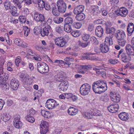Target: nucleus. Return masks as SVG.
Segmentation results:
<instances>
[{"instance_id": "nucleus-47", "label": "nucleus", "mask_w": 134, "mask_h": 134, "mask_svg": "<svg viewBox=\"0 0 134 134\" xmlns=\"http://www.w3.org/2000/svg\"><path fill=\"white\" fill-rule=\"evenodd\" d=\"M84 115L87 119H91L92 117V111H90V112L85 113Z\"/></svg>"}, {"instance_id": "nucleus-60", "label": "nucleus", "mask_w": 134, "mask_h": 134, "mask_svg": "<svg viewBox=\"0 0 134 134\" xmlns=\"http://www.w3.org/2000/svg\"><path fill=\"white\" fill-rule=\"evenodd\" d=\"M34 56L33 58L36 61H40L41 60V58L39 55L37 54Z\"/></svg>"}, {"instance_id": "nucleus-54", "label": "nucleus", "mask_w": 134, "mask_h": 134, "mask_svg": "<svg viewBox=\"0 0 134 134\" xmlns=\"http://www.w3.org/2000/svg\"><path fill=\"white\" fill-rule=\"evenodd\" d=\"M71 34L75 37H77L80 35V33L79 31H73L71 33Z\"/></svg>"}, {"instance_id": "nucleus-2", "label": "nucleus", "mask_w": 134, "mask_h": 134, "mask_svg": "<svg viewBox=\"0 0 134 134\" xmlns=\"http://www.w3.org/2000/svg\"><path fill=\"white\" fill-rule=\"evenodd\" d=\"M113 44L112 40L108 37L105 38V41L104 44H100V45L101 51L103 53L107 52L109 51V47Z\"/></svg>"}, {"instance_id": "nucleus-38", "label": "nucleus", "mask_w": 134, "mask_h": 134, "mask_svg": "<svg viewBox=\"0 0 134 134\" xmlns=\"http://www.w3.org/2000/svg\"><path fill=\"white\" fill-rule=\"evenodd\" d=\"M45 3V2L43 0H38L37 3L40 10H42L43 9L44 7Z\"/></svg>"}, {"instance_id": "nucleus-15", "label": "nucleus", "mask_w": 134, "mask_h": 134, "mask_svg": "<svg viewBox=\"0 0 134 134\" xmlns=\"http://www.w3.org/2000/svg\"><path fill=\"white\" fill-rule=\"evenodd\" d=\"M116 38L119 40H123L125 37V32L122 30H118L115 34Z\"/></svg>"}, {"instance_id": "nucleus-12", "label": "nucleus", "mask_w": 134, "mask_h": 134, "mask_svg": "<svg viewBox=\"0 0 134 134\" xmlns=\"http://www.w3.org/2000/svg\"><path fill=\"white\" fill-rule=\"evenodd\" d=\"M128 11L127 9L125 7L121 8L119 10H116L115 13L118 16L125 17L128 14Z\"/></svg>"}, {"instance_id": "nucleus-25", "label": "nucleus", "mask_w": 134, "mask_h": 134, "mask_svg": "<svg viewBox=\"0 0 134 134\" xmlns=\"http://www.w3.org/2000/svg\"><path fill=\"white\" fill-rule=\"evenodd\" d=\"M134 30V25L132 23H129L127 26V31L128 35L131 36Z\"/></svg>"}, {"instance_id": "nucleus-6", "label": "nucleus", "mask_w": 134, "mask_h": 134, "mask_svg": "<svg viewBox=\"0 0 134 134\" xmlns=\"http://www.w3.org/2000/svg\"><path fill=\"white\" fill-rule=\"evenodd\" d=\"M91 87L88 84L85 83L83 84L80 88L81 94L83 96H86L90 92Z\"/></svg>"}, {"instance_id": "nucleus-33", "label": "nucleus", "mask_w": 134, "mask_h": 134, "mask_svg": "<svg viewBox=\"0 0 134 134\" xmlns=\"http://www.w3.org/2000/svg\"><path fill=\"white\" fill-rule=\"evenodd\" d=\"M41 113L42 116L44 118H49L51 115V114L48 111H46L44 110H41Z\"/></svg>"}, {"instance_id": "nucleus-4", "label": "nucleus", "mask_w": 134, "mask_h": 134, "mask_svg": "<svg viewBox=\"0 0 134 134\" xmlns=\"http://www.w3.org/2000/svg\"><path fill=\"white\" fill-rule=\"evenodd\" d=\"M69 37L67 35H65L63 37H60L55 39V43L57 45L62 47L65 46L68 40Z\"/></svg>"}, {"instance_id": "nucleus-21", "label": "nucleus", "mask_w": 134, "mask_h": 134, "mask_svg": "<svg viewBox=\"0 0 134 134\" xmlns=\"http://www.w3.org/2000/svg\"><path fill=\"white\" fill-rule=\"evenodd\" d=\"M115 31V29L114 27L111 28L107 27L106 28V33L107 34H110V37H109L110 38L111 40H112V38H113V35L114 34Z\"/></svg>"}, {"instance_id": "nucleus-43", "label": "nucleus", "mask_w": 134, "mask_h": 134, "mask_svg": "<svg viewBox=\"0 0 134 134\" xmlns=\"http://www.w3.org/2000/svg\"><path fill=\"white\" fill-rule=\"evenodd\" d=\"M26 119L28 121L31 123L34 122L35 121V119L34 117L30 115H27Z\"/></svg>"}, {"instance_id": "nucleus-52", "label": "nucleus", "mask_w": 134, "mask_h": 134, "mask_svg": "<svg viewBox=\"0 0 134 134\" xmlns=\"http://www.w3.org/2000/svg\"><path fill=\"white\" fill-rule=\"evenodd\" d=\"M82 25L81 23L78 22H74L72 24L73 27L77 29L80 28Z\"/></svg>"}, {"instance_id": "nucleus-28", "label": "nucleus", "mask_w": 134, "mask_h": 134, "mask_svg": "<svg viewBox=\"0 0 134 134\" xmlns=\"http://www.w3.org/2000/svg\"><path fill=\"white\" fill-rule=\"evenodd\" d=\"M10 118V115L9 113H4L2 116L1 117V119L5 122L9 120Z\"/></svg>"}, {"instance_id": "nucleus-19", "label": "nucleus", "mask_w": 134, "mask_h": 134, "mask_svg": "<svg viewBox=\"0 0 134 134\" xmlns=\"http://www.w3.org/2000/svg\"><path fill=\"white\" fill-rule=\"evenodd\" d=\"M103 28L100 26H97L95 31V35L99 37H102L103 34Z\"/></svg>"}, {"instance_id": "nucleus-23", "label": "nucleus", "mask_w": 134, "mask_h": 134, "mask_svg": "<svg viewBox=\"0 0 134 134\" xmlns=\"http://www.w3.org/2000/svg\"><path fill=\"white\" fill-rule=\"evenodd\" d=\"M84 10V7L82 5L77 6L74 9V13L75 14L82 13Z\"/></svg>"}, {"instance_id": "nucleus-61", "label": "nucleus", "mask_w": 134, "mask_h": 134, "mask_svg": "<svg viewBox=\"0 0 134 134\" xmlns=\"http://www.w3.org/2000/svg\"><path fill=\"white\" fill-rule=\"evenodd\" d=\"M116 10L114 11V12H110L108 14V15L111 18H114L116 16L117 14L115 13L116 12Z\"/></svg>"}, {"instance_id": "nucleus-22", "label": "nucleus", "mask_w": 134, "mask_h": 134, "mask_svg": "<svg viewBox=\"0 0 134 134\" xmlns=\"http://www.w3.org/2000/svg\"><path fill=\"white\" fill-rule=\"evenodd\" d=\"M93 72H96L97 74L100 75L104 78H106L107 75L106 72L104 71H100L99 69L96 68H93Z\"/></svg>"}, {"instance_id": "nucleus-27", "label": "nucleus", "mask_w": 134, "mask_h": 134, "mask_svg": "<svg viewBox=\"0 0 134 134\" xmlns=\"http://www.w3.org/2000/svg\"><path fill=\"white\" fill-rule=\"evenodd\" d=\"M119 118L123 121H126L129 119L127 114L125 112H122L119 115Z\"/></svg>"}, {"instance_id": "nucleus-24", "label": "nucleus", "mask_w": 134, "mask_h": 134, "mask_svg": "<svg viewBox=\"0 0 134 134\" xmlns=\"http://www.w3.org/2000/svg\"><path fill=\"white\" fill-rule=\"evenodd\" d=\"M77 110L73 107H70L68 110L69 114L71 116H74L77 114Z\"/></svg>"}, {"instance_id": "nucleus-37", "label": "nucleus", "mask_w": 134, "mask_h": 134, "mask_svg": "<svg viewBox=\"0 0 134 134\" xmlns=\"http://www.w3.org/2000/svg\"><path fill=\"white\" fill-rule=\"evenodd\" d=\"M64 29L66 32L70 33L71 31L72 28L70 25L64 24Z\"/></svg>"}, {"instance_id": "nucleus-50", "label": "nucleus", "mask_w": 134, "mask_h": 134, "mask_svg": "<svg viewBox=\"0 0 134 134\" xmlns=\"http://www.w3.org/2000/svg\"><path fill=\"white\" fill-rule=\"evenodd\" d=\"M40 133L42 134H46L48 131V128H44L42 127H40Z\"/></svg>"}, {"instance_id": "nucleus-39", "label": "nucleus", "mask_w": 134, "mask_h": 134, "mask_svg": "<svg viewBox=\"0 0 134 134\" xmlns=\"http://www.w3.org/2000/svg\"><path fill=\"white\" fill-rule=\"evenodd\" d=\"M99 12L98 7L97 6L94 5L93 6V15H97Z\"/></svg>"}, {"instance_id": "nucleus-57", "label": "nucleus", "mask_w": 134, "mask_h": 134, "mask_svg": "<svg viewBox=\"0 0 134 134\" xmlns=\"http://www.w3.org/2000/svg\"><path fill=\"white\" fill-rule=\"evenodd\" d=\"M41 30L39 29L37 27H35L34 29V33L36 35H38L41 33Z\"/></svg>"}, {"instance_id": "nucleus-35", "label": "nucleus", "mask_w": 134, "mask_h": 134, "mask_svg": "<svg viewBox=\"0 0 134 134\" xmlns=\"http://www.w3.org/2000/svg\"><path fill=\"white\" fill-rule=\"evenodd\" d=\"M64 22V24L70 25L72 23L73 21L71 17H68L65 19Z\"/></svg>"}, {"instance_id": "nucleus-63", "label": "nucleus", "mask_w": 134, "mask_h": 134, "mask_svg": "<svg viewBox=\"0 0 134 134\" xmlns=\"http://www.w3.org/2000/svg\"><path fill=\"white\" fill-rule=\"evenodd\" d=\"M93 115L96 116H98L100 115V114L98 112V111L97 109H94L93 110Z\"/></svg>"}, {"instance_id": "nucleus-9", "label": "nucleus", "mask_w": 134, "mask_h": 134, "mask_svg": "<svg viewBox=\"0 0 134 134\" xmlns=\"http://www.w3.org/2000/svg\"><path fill=\"white\" fill-rule=\"evenodd\" d=\"M34 18L37 22L42 23L44 21V16L43 15L40 14L37 12H35L34 14Z\"/></svg>"}, {"instance_id": "nucleus-59", "label": "nucleus", "mask_w": 134, "mask_h": 134, "mask_svg": "<svg viewBox=\"0 0 134 134\" xmlns=\"http://www.w3.org/2000/svg\"><path fill=\"white\" fill-rule=\"evenodd\" d=\"M99 42L97 38L93 36V44L95 45H98Z\"/></svg>"}, {"instance_id": "nucleus-8", "label": "nucleus", "mask_w": 134, "mask_h": 134, "mask_svg": "<svg viewBox=\"0 0 134 134\" xmlns=\"http://www.w3.org/2000/svg\"><path fill=\"white\" fill-rule=\"evenodd\" d=\"M46 107L49 109H52L59 105V104L53 99H48L46 103Z\"/></svg>"}, {"instance_id": "nucleus-64", "label": "nucleus", "mask_w": 134, "mask_h": 134, "mask_svg": "<svg viewBox=\"0 0 134 134\" xmlns=\"http://www.w3.org/2000/svg\"><path fill=\"white\" fill-rule=\"evenodd\" d=\"M55 30L56 32L60 34H61V33H62V30L60 27L59 26H57L55 28Z\"/></svg>"}, {"instance_id": "nucleus-3", "label": "nucleus", "mask_w": 134, "mask_h": 134, "mask_svg": "<svg viewBox=\"0 0 134 134\" xmlns=\"http://www.w3.org/2000/svg\"><path fill=\"white\" fill-rule=\"evenodd\" d=\"M37 70L41 74L47 73L49 71L48 65L44 62H39L37 63Z\"/></svg>"}, {"instance_id": "nucleus-36", "label": "nucleus", "mask_w": 134, "mask_h": 134, "mask_svg": "<svg viewBox=\"0 0 134 134\" xmlns=\"http://www.w3.org/2000/svg\"><path fill=\"white\" fill-rule=\"evenodd\" d=\"M5 60L4 58L2 57H0V74H2L3 66L5 62Z\"/></svg>"}, {"instance_id": "nucleus-41", "label": "nucleus", "mask_w": 134, "mask_h": 134, "mask_svg": "<svg viewBox=\"0 0 134 134\" xmlns=\"http://www.w3.org/2000/svg\"><path fill=\"white\" fill-rule=\"evenodd\" d=\"M53 21L57 24H59L62 23L63 21V18L61 17H55L53 18Z\"/></svg>"}, {"instance_id": "nucleus-49", "label": "nucleus", "mask_w": 134, "mask_h": 134, "mask_svg": "<svg viewBox=\"0 0 134 134\" xmlns=\"http://www.w3.org/2000/svg\"><path fill=\"white\" fill-rule=\"evenodd\" d=\"M48 122L46 121H44L43 122H42L40 125V127H42L44 128H48Z\"/></svg>"}, {"instance_id": "nucleus-11", "label": "nucleus", "mask_w": 134, "mask_h": 134, "mask_svg": "<svg viewBox=\"0 0 134 134\" xmlns=\"http://www.w3.org/2000/svg\"><path fill=\"white\" fill-rule=\"evenodd\" d=\"M132 46L130 44H128L126 46V52L128 51L130 53V54L134 55V37L131 41Z\"/></svg>"}, {"instance_id": "nucleus-45", "label": "nucleus", "mask_w": 134, "mask_h": 134, "mask_svg": "<svg viewBox=\"0 0 134 134\" xmlns=\"http://www.w3.org/2000/svg\"><path fill=\"white\" fill-rule=\"evenodd\" d=\"M64 94L65 95L66 97L67 98V99H69L70 98H72V99H74V100H76L77 99L76 98V97L75 96H73L72 94L71 93H64Z\"/></svg>"}, {"instance_id": "nucleus-18", "label": "nucleus", "mask_w": 134, "mask_h": 134, "mask_svg": "<svg viewBox=\"0 0 134 134\" xmlns=\"http://www.w3.org/2000/svg\"><path fill=\"white\" fill-rule=\"evenodd\" d=\"M52 13L55 16H58L60 14V12L58 10L57 5L55 3H52L51 5Z\"/></svg>"}, {"instance_id": "nucleus-55", "label": "nucleus", "mask_w": 134, "mask_h": 134, "mask_svg": "<svg viewBox=\"0 0 134 134\" xmlns=\"http://www.w3.org/2000/svg\"><path fill=\"white\" fill-rule=\"evenodd\" d=\"M81 67L82 69L85 70L90 69L92 68V65H82Z\"/></svg>"}, {"instance_id": "nucleus-53", "label": "nucleus", "mask_w": 134, "mask_h": 134, "mask_svg": "<svg viewBox=\"0 0 134 134\" xmlns=\"http://www.w3.org/2000/svg\"><path fill=\"white\" fill-rule=\"evenodd\" d=\"M90 35H88L83 34L82 36V40L85 41H87L90 38Z\"/></svg>"}, {"instance_id": "nucleus-31", "label": "nucleus", "mask_w": 134, "mask_h": 134, "mask_svg": "<svg viewBox=\"0 0 134 134\" xmlns=\"http://www.w3.org/2000/svg\"><path fill=\"white\" fill-rule=\"evenodd\" d=\"M22 82L25 84H30V76L27 74L25 75V77L22 80Z\"/></svg>"}, {"instance_id": "nucleus-48", "label": "nucleus", "mask_w": 134, "mask_h": 134, "mask_svg": "<svg viewBox=\"0 0 134 134\" xmlns=\"http://www.w3.org/2000/svg\"><path fill=\"white\" fill-rule=\"evenodd\" d=\"M3 73L2 74H0V84L3 85L5 82V77L3 76Z\"/></svg>"}, {"instance_id": "nucleus-42", "label": "nucleus", "mask_w": 134, "mask_h": 134, "mask_svg": "<svg viewBox=\"0 0 134 134\" xmlns=\"http://www.w3.org/2000/svg\"><path fill=\"white\" fill-rule=\"evenodd\" d=\"M133 2L129 0H126L125 2V6L128 8L130 9L132 5Z\"/></svg>"}, {"instance_id": "nucleus-56", "label": "nucleus", "mask_w": 134, "mask_h": 134, "mask_svg": "<svg viewBox=\"0 0 134 134\" xmlns=\"http://www.w3.org/2000/svg\"><path fill=\"white\" fill-rule=\"evenodd\" d=\"M44 5V8L45 9L48 10L51 9V5H50L48 2H46Z\"/></svg>"}, {"instance_id": "nucleus-10", "label": "nucleus", "mask_w": 134, "mask_h": 134, "mask_svg": "<svg viewBox=\"0 0 134 134\" xmlns=\"http://www.w3.org/2000/svg\"><path fill=\"white\" fill-rule=\"evenodd\" d=\"M52 29L50 26L48 25L47 27H44L43 29L41 30V34L42 36L44 37L47 36L49 34L51 33Z\"/></svg>"}, {"instance_id": "nucleus-44", "label": "nucleus", "mask_w": 134, "mask_h": 134, "mask_svg": "<svg viewBox=\"0 0 134 134\" xmlns=\"http://www.w3.org/2000/svg\"><path fill=\"white\" fill-rule=\"evenodd\" d=\"M4 4L6 10L9 9L12 6L10 5V2L8 1H6L4 3Z\"/></svg>"}, {"instance_id": "nucleus-1", "label": "nucleus", "mask_w": 134, "mask_h": 134, "mask_svg": "<svg viewBox=\"0 0 134 134\" xmlns=\"http://www.w3.org/2000/svg\"><path fill=\"white\" fill-rule=\"evenodd\" d=\"M107 89V84L105 81L99 80L93 84V90L95 93L101 94L104 92Z\"/></svg>"}, {"instance_id": "nucleus-34", "label": "nucleus", "mask_w": 134, "mask_h": 134, "mask_svg": "<svg viewBox=\"0 0 134 134\" xmlns=\"http://www.w3.org/2000/svg\"><path fill=\"white\" fill-rule=\"evenodd\" d=\"M65 77L63 74L62 72H59L57 75V80L59 82H62L64 79Z\"/></svg>"}, {"instance_id": "nucleus-16", "label": "nucleus", "mask_w": 134, "mask_h": 134, "mask_svg": "<svg viewBox=\"0 0 134 134\" xmlns=\"http://www.w3.org/2000/svg\"><path fill=\"white\" fill-rule=\"evenodd\" d=\"M110 96L111 100L114 102H118L120 100V98L119 96H117L114 92H110Z\"/></svg>"}, {"instance_id": "nucleus-26", "label": "nucleus", "mask_w": 134, "mask_h": 134, "mask_svg": "<svg viewBox=\"0 0 134 134\" xmlns=\"http://www.w3.org/2000/svg\"><path fill=\"white\" fill-rule=\"evenodd\" d=\"M14 42L15 44L19 46H21L22 47H27V44H25L24 42H23V41L21 40L20 39L18 38H16L14 40Z\"/></svg>"}, {"instance_id": "nucleus-7", "label": "nucleus", "mask_w": 134, "mask_h": 134, "mask_svg": "<svg viewBox=\"0 0 134 134\" xmlns=\"http://www.w3.org/2000/svg\"><path fill=\"white\" fill-rule=\"evenodd\" d=\"M58 10L60 13H64L67 8L66 4L63 0H59L57 3Z\"/></svg>"}, {"instance_id": "nucleus-51", "label": "nucleus", "mask_w": 134, "mask_h": 134, "mask_svg": "<svg viewBox=\"0 0 134 134\" xmlns=\"http://www.w3.org/2000/svg\"><path fill=\"white\" fill-rule=\"evenodd\" d=\"M92 54H87L85 55L83 57V58L84 59L87 60H92Z\"/></svg>"}, {"instance_id": "nucleus-14", "label": "nucleus", "mask_w": 134, "mask_h": 134, "mask_svg": "<svg viewBox=\"0 0 134 134\" xmlns=\"http://www.w3.org/2000/svg\"><path fill=\"white\" fill-rule=\"evenodd\" d=\"M19 85L18 81L13 78L10 81V87L14 90H16L18 88Z\"/></svg>"}, {"instance_id": "nucleus-62", "label": "nucleus", "mask_w": 134, "mask_h": 134, "mask_svg": "<svg viewBox=\"0 0 134 134\" xmlns=\"http://www.w3.org/2000/svg\"><path fill=\"white\" fill-rule=\"evenodd\" d=\"M100 48H99L98 47H95L94 49V51L95 52H96V53H93V54H96L97 53H100L101 51V50L100 51Z\"/></svg>"}, {"instance_id": "nucleus-13", "label": "nucleus", "mask_w": 134, "mask_h": 134, "mask_svg": "<svg viewBox=\"0 0 134 134\" xmlns=\"http://www.w3.org/2000/svg\"><path fill=\"white\" fill-rule=\"evenodd\" d=\"M68 85L67 81H64L62 82L59 85L58 89L60 91H65L67 90Z\"/></svg>"}, {"instance_id": "nucleus-5", "label": "nucleus", "mask_w": 134, "mask_h": 134, "mask_svg": "<svg viewBox=\"0 0 134 134\" xmlns=\"http://www.w3.org/2000/svg\"><path fill=\"white\" fill-rule=\"evenodd\" d=\"M124 49H121L119 52V54L117 57L118 58H119L120 55L121 57V59L122 61L124 63H126L130 61L131 59V56L132 55H130V53L128 51L127 52V53H125L123 52Z\"/></svg>"}, {"instance_id": "nucleus-58", "label": "nucleus", "mask_w": 134, "mask_h": 134, "mask_svg": "<svg viewBox=\"0 0 134 134\" xmlns=\"http://www.w3.org/2000/svg\"><path fill=\"white\" fill-rule=\"evenodd\" d=\"M19 20L22 23H25L26 20L25 17L23 16H20L19 18Z\"/></svg>"}, {"instance_id": "nucleus-32", "label": "nucleus", "mask_w": 134, "mask_h": 134, "mask_svg": "<svg viewBox=\"0 0 134 134\" xmlns=\"http://www.w3.org/2000/svg\"><path fill=\"white\" fill-rule=\"evenodd\" d=\"M75 17L76 19L78 21L83 20L85 18V15L83 13H81L77 14Z\"/></svg>"}, {"instance_id": "nucleus-46", "label": "nucleus", "mask_w": 134, "mask_h": 134, "mask_svg": "<svg viewBox=\"0 0 134 134\" xmlns=\"http://www.w3.org/2000/svg\"><path fill=\"white\" fill-rule=\"evenodd\" d=\"M23 29L24 31V35L27 36L28 35L30 31V29L27 26H24L23 27Z\"/></svg>"}, {"instance_id": "nucleus-17", "label": "nucleus", "mask_w": 134, "mask_h": 134, "mask_svg": "<svg viewBox=\"0 0 134 134\" xmlns=\"http://www.w3.org/2000/svg\"><path fill=\"white\" fill-rule=\"evenodd\" d=\"M119 106L117 104H114L110 105L108 107L109 111L112 113L117 112L118 110Z\"/></svg>"}, {"instance_id": "nucleus-30", "label": "nucleus", "mask_w": 134, "mask_h": 134, "mask_svg": "<svg viewBox=\"0 0 134 134\" xmlns=\"http://www.w3.org/2000/svg\"><path fill=\"white\" fill-rule=\"evenodd\" d=\"M24 2L23 0H13V2L14 4L20 9L22 7L21 4Z\"/></svg>"}, {"instance_id": "nucleus-29", "label": "nucleus", "mask_w": 134, "mask_h": 134, "mask_svg": "<svg viewBox=\"0 0 134 134\" xmlns=\"http://www.w3.org/2000/svg\"><path fill=\"white\" fill-rule=\"evenodd\" d=\"M10 10V13L14 16H16L18 15V13H17V8L16 7L12 6L9 9Z\"/></svg>"}, {"instance_id": "nucleus-40", "label": "nucleus", "mask_w": 134, "mask_h": 134, "mask_svg": "<svg viewBox=\"0 0 134 134\" xmlns=\"http://www.w3.org/2000/svg\"><path fill=\"white\" fill-rule=\"evenodd\" d=\"M99 100L104 102H107L109 101V97L106 95H103L101 96L99 98Z\"/></svg>"}, {"instance_id": "nucleus-20", "label": "nucleus", "mask_w": 134, "mask_h": 134, "mask_svg": "<svg viewBox=\"0 0 134 134\" xmlns=\"http://www.w3.org/2000/svg\"><path fill=\"white\" fill-rule=\"evenodd\" d=\"M14 125L16 128L19 129L21 127L22 123L21 122L19 117H15L14 121Z\"/></svg>"}]
</instances>
